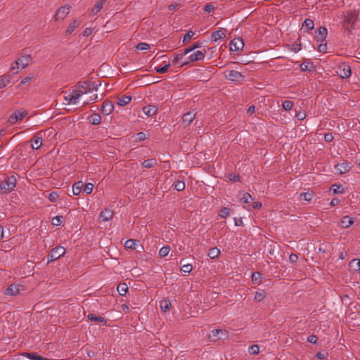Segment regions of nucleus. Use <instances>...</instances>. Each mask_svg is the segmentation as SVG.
Wrapping results in <instances>:
<instances>
[{
    "instance_id": "obj_1",
    "label": "nucleus",
    "mask_w": 360,
    "mask_h": 360,
    "mask_svg": "<svg viewBox=\"0 0 360 360\" xmlns=\"http://www.w3.org/2000/svg\"><path fill=\"white\" fill-rule=\"evenodd\" d=\"M101 85V82L100 80L95 82L87 79L84 82H79L77 86L81 88L83 91H85V94H86L91 91H97L98 86Z\"/></svg>"
},
{
    "instance_id": "obj_2",
    "label": "nucleus",
    "mask_w": 360,
    "mask_h": 360,
    "mask_svg": "<svg viewBox=\"0 0 360 360\" xmlns=\"http://www.w3.org/2000/svg\"><path fill=\"white\" fill-rule=\"evenodd\" d=\"M357 14L353 12H347L344 15V19L342 21V26L348 30L349 33L351 32V29H354L355 27V22L357 20Z\"/></svg>"
},
{
    "instance_id": "obj_3",
    "label": "nucleus",
    "mask_w": 360,
    "mask_h": 360,
    "mask_svg": "<svg viewBox=\"0 0 360 360\" xmlns=\"http://www.w3.org/2000/svg\"><path fill=\"white\" fill-rule=\"evenodd\" d=\"M224 77L231 82L241 83L245 79L243 76L240 72L233 70H226L224 72Z\"/></svg>"
},
{
    "instance_id": "obj_4",
    "label": "nucleus",
    "mask_w": 360,
    "mask_h": 360,
    "mask_svg": "<svg viewBox=\"0 0 360 360\" xmlns=\"http://www.w3.org/2000/svg\"><path fill=\"white\" fill-rule=\"evenodd\" d=\"M16 178L14 176H10L7 177L4 181L0 184L1 190L4 193H8L12 191L15 186H16Z\"/></svg>"
},
{
    "instance_id": "obj_5",
    "label": "nucleus",
    "mask_w": 360,
    "mask_h": 360,
    "mask_svg": "<svg viewBox=\"0 0 360 360\" xmlns=\"http://www.w3.org/2000/svg\"><path fill=\"white\" fill-rule=\"evenodd\" d=\"M336 73L342 79L349 78L352 74L351 68L348 64L342 63L338 66Z\"/></svg>"
},
{
    "instance_id": "obj_6",
    "label": "nucleus",
    "mask_w": 360,
    "mask_h": 360,
    "mask_svg": "<svg viewBox=\"0 0 360 360\" xmlns=\"http://www.w3.org/2000/svg\"><path fill=\"white\" fill-rule=\"evenodd\" d=\"M84 94L85 91H83V90L79 87V89L75 91L72 94L65 96L64 99L68 104H75L82 95Z\"/></svg>"
},
{
    "instance_id": "obj_7",
    "label": "nucleus",
    "mask_w": 360,
    "mask_h": 360,
    "mask_svg": "<svg viewBox=\"0 0 360 360\" xmlns=\"http://www.w3.org/2000/svg\"><path fill=\"white\" fill-rule=\"evenodd\" d=\"M205 58V54L201 51H196L194 53H191L188 57L187 58L188 60L184 61L180 67H184L191 62H195L198 60H202Z\"/></svg>"
},
{
    "instance_id": "obj_8",
    "label": "nucleus",
    "mask_w": 360,
    "mask_h": 360,
    "mask_svg": "<svg viewBox=\"0 0 360 360\" xmlns=\"http://www.w3.org/2000/svg\"><path fill=\"white\" fill-rule=\"evenodd\" d=\"M27 110L15 111L8 117V122L11 124H14L18 120H22L24 117H25L27 116Z\"/></svg>"
},
{
    "instance_id": "obj_9",
    "label": "nucleus",
    "mask_w": 360,
    "mask_h": 360,
    "mask_svg": "<svg viewBox=\"0 0 360 360\" xmlns=\"http://www.w3.org/2000/svg\"><path fill=\"white\" fill-rule=\"evenodd\" d=\"M70 6L65 5L58 9L55 15V20H63L70 13Z\"/></svg>"
},
{
    "instance_id": "obj_10",
    "label": "nucleus",
    "mask_w": 360,
    "mask_h": 360,
    "mask_svg": "<svg viewBox=\"0 0 360 360\" xmlns=\"http://www.w3.org/2000/svg\"><path fill=\"white\" fill-rule=\"evenodd\" d=\"M352 168V165L347 160H343L342 162L338 163L335 166V169L337 173L339 174H343L349 172Z\"/></svg>"
},
{
    "instance_id": "obj_11",
    "label": "nucleus",
    "mask_w": 360,
    "mask_h": 360,
    "mask_svg": "<svg viewBox=\"0 0 360 360\" xmlns=\"http://www.w3.org/2000/svg\"><path fill=\"white\" fill-rule=\"evenodd\" d=\"M42 131L36 133L31 139V146L33 150H38L42 145Z\"/></svg>"
},
{
    "instance_id": "obj_12",
    "label": "nucleus",
    "mask_w": 360,
    "mask_h": 360,
    "mask_svg": "<svg viewBox=\"0 0 360 360\" xmlns=\"http://www.w3.org/2000/svg\"><path fill=\"white\" fill-rule=\"evenodd\" d=\"M66 249H51L48 255V263L53 262L60 257L64 255Z\"/></svg>"
},
{
    "instance_id": "obj_13",
    "label": "nucleus",
    "mask_w": 360,
    "mask_h": 360,
    "mask_svg": "<svg viewBox=\"0 0 360 360\" xmlns=\"http://www.w3.org/2000/svg\"><path fill=\"white\" fill-rule=\"evenodd\" d=\"M31 61L32 58L30 55H24L18 58L15 61V63L16 64L17 68L21 67L22 69H24L31 63Z\"/></svg>"
},
{
    "instance_id": "obj_14",
    "label": "nucleus",
    "mask_w": 360,
    "mask_h": 360,
    "mask_svg": "<svg viewBox=\"0 0 360 360\" xmlns=\"http://www.w3.org/2000/svg\"><path fill=\"white\" fill-rule=\"evenodd\" d=\"M196 113L194 110L188 111L183 115L182 123L185 127L189 126L195 118Z\"/></svg>"
},
{
    "instance_id": "obj_15",
    "label": "nucleus",
    "mask_w": 360,
    "mask_h": 360,
    "mask_svg": "<svg viewBox=\"0 0 360 360\" xmlns=\"http://www.w3.org/2000/svg\"><path fill=\"white\" fill-rule=\"evenodd\" d=\"M210 338H212V340L214 341L220 339H225L227 338V333L221 329H214L212 330Z\"/></svg>"
},
{
    "instance_id": "obj_16",
    "label": "nucleus",
    "mask_w": 360,
    "mask_h": 360,
    "mask_svg": "<svg viewBox=\"0 0 360 360\" xmlns=\"http://www.w3.org/2000/svg\"><path fill=\"white\" fill-rule=\"evenodd\" d=\"M230 49L232 51H238L243 49L244 46V42L242 39H233L230 42Z\"/></svg>"
},
{
    "instance_id": "obj_17",
    "label": "nucleus",
    "mask_w": 360,
    "mask_h": 360,
    "mask_svg": "<svg viewBox=\"0 0 360 360\" xmlns=\"http://www.w3.org/2000/svg\"><path fill=\"white\" fill-rule=\"evenodd\" d=\"M328 34V30L326 27H321L316 32L315 39L317 41L323 42L326 40Z\"/></svg>"
},
{
    "instance_id": "obj_18",
    "label": "nucleus",
    "mask_w": 360,
    "mask_h": 360,
    "mask_svg": "<svg viewBox=\"0 0 360 360\" xmlns=\"http://www.w3.org/2000/svg\"><path fill=\"white\" fill-rule=\"evenodd\" d=\"M114 109V105L110 101H105L101 108V112L105 115H110Z\"/></svg>"
},
{
    "instance_id": "obj_19",
    "label": "nucleus",
    "mask_w": 360,
    "mask_h": 360,
    "mask_svg": "<svg viewBox=\"0 0 360 360\" xmlns=\"http://www.w3.org/2000/svg\"><path fill=\"white\" fill-rule=\"evenodd\" d=\"M106 0H99L96 2L94 6L91 8L90 11V15L94 16L98 14L103 7V5L105 4Z\"/></svg>"
},
{
    "instance_id": "obj_20",
    "label": "nucleus",
    "mask_w": 360,
    "mask_h": 360,
    "mask_svg": "<svg viewBox=\"0 0 360 360\" xmlns=\"http://www.w3.org/2000/svg\"><path fill=\"white\" fill-rule=\"evenodd\" d=\"M87 318L91 321L97 322L102 326H106L107 324V321L103 317L101 316H97L92 313L89 314Z\"/></svg>"
},
{
    "instance_id": "obj_21",
    "label": "nucleus",
    "mask_w": 360,
    "mask_h": 360,
    "mask_svg": "<svg viewBox=\"0 0 360 360\" xmlns=\"http://www.w3.org/2000/svg\"><path fill=\"white\" fill-rule=\"evenodd\" d=\"M113 212L110 209H105L100 213V219L101 221H108L112 219Z\"/></svg>"
},
{
    "instance_id": "obj_22",
    "label": "nucleus",
    "mask_w": 360,
    "mask_h": 360,
    "mask_svg": "<svg viewBox=\"0 0 360 360\" xmlns=\"http://www.w3.org/2000/svg\"><path fill=\"white\" fill-rule=\"evenodd\" d=\"M143 112L148 117H153L156 115L158 109L154 105H146L143 108Z\"/></svg>"
},
{
    "instance_id": "obj_23",
    "label": "nucleus",
    "mask_w": 360,
    "mask_h": 360,
    "mask_svg": "<svg viewBox=\"0 0 360 360\" xmlns=\"http://www.w3.org/2000/svg\"><path fill=\"white\" fill-rule=\"evenodd\" d=\"M353 223L354 221L352 218L349 216H344L340 221V226L342 228L345 229L349 227Z\"/></svg>"
},
{
    "instance_id": "obj_24",
    "label": "nucleus",
    "mask_w": 360,
    "mask_h": 360,
    "mask_svg": "<svg viewBox=\"0 0 360 360\" xmlns=\"http://www.w3.org/2000/svg\"><path fill=\"white\" fill-rule=\"evenodd\" d=\"M20 291V286L16 285L15 284L10 285L8 288L6 290L5 294L7 295H15Z\"/></svg>"
},
{
    "instance_id": "obj_25",
    "label": "nucleus",
    "mask_w": 360,
    "mask_h": 360,
    "mask_svg": "<svg viewBox=\"0 0 360 360\" xmlns=\"http://www.w3.org/2000/svg\"><path fill=\"white\" fill-rule=\"evenodd\" d=\"M314 27V21L310 18H307L302 23V29H306L305 32H309L312 30Z\"/></svg>"
},
{
    "instance_id": "obj_26",
    "label": "nucleus",
    "mask_w": 360,
    "mask_h": 360,
    "mask_svg": "<svg viewBox=\"0 0 360 360\" xmlns=\"http://www.w3.org/2000/svg\"><path fill=\"white\" fill-rule=\"evenodd\" d=\"M88 121L94 125H98L101 123V117L99 114L94 113L87 117Z\"/></svg>"
},
{
    "instance_id": "obj_27",
    "label": "nucleus",
    "mask_w": 360,
    "mask_h": 360,
    "mask_svg": "<svg viewBox=\"0 0 360 360\" xmlns=\"http://www.w3.org/2000/svg\"><path fill=\"white\" fill-rule=\"evenodd\" d=\"M226 37L225 32L223 30H217L212 32L211 35L212 41L216 42L217 40Z\"/></svg>"
},
{
    "instance_id": "obj_28",
    "label": "nucleus",
    "mask_w": 360,
    "mask_h": 360,
    "mask_svg": "<svg viewBox=\"0 0 360 360\" xmlns=\"http://www.w3.org/2000/svg\"><path fill=\"white\" fill-rule=\"evenodd\" d=\"M84 186V184L82 181H79L78 182H76L72 186V193L75 195H78L82 191V188Z\"/></svg>"
},
{
    "instance_id": "obj_29",
    "label": "nucleus",
    "mask_w": 360,
    "mask_h": 360,
    "mask_svg": "<svg viewBox=\"0 0 360 360\" xmlns=\"http://www.w3.org/2000/svg\"><path fill=\"white\" fill-rule=\"evenodd\" d=\"M158 162L155 158H150L142 162L141 165L147 169L151 168L157 165Z\"/></svg>"
},
{
    "instance_id": "obj_30",
    "label": "nucleus",
    "mask_w": 360,
    "mask_h": 360,
    "mask_svg": "<svg viewBox=\"0 0 360 360\" xmlns=\"http://www.w3.org/2000/svg\"><path fill=\"white\" fill-rule=\"evenodd\" d=\"M11 82V75H4L0 77V89L6 87Z\"/></svg>"
},
{
    "instance_id": "obj_31",
    "label": "nucleus",
    "mask_w": 360,
    "mask_h": 360,
    "mask_svg": "<svg viewBox=\"0 0 360 360\" xmlns=\"http://www.w3.org/2000/svg\"><path fill=\"white\" fill-rule=\"evenodd\" d=\"M131 100V96L124 95L118 99L117 104L120 106H124L127 105Z\"/></svg>"
},
{
    "instance_id": "obj_32",
    "label": "nucleus",
    "mask_w": 360,
    "mask_h": 360,
    "mask_svg": "<svg viewBox=\"0 0 360 360\" xmlns=\"http://www.w3.org/2000/svg\"><path fill=\"white\" fill-rule=\"evenodd\" d=\"M81 23V21L79 20H75L72 22H71L69 26L68 27V29L66 30L67 34H70L76 27H79Z\"/></svg>"
},
{
    "instance_id": "obj_33",
    "label": "nucleus",
    "mask_w": 360,
    "mask_h": 360,
    "mask_svg": "<svg viewBox=\"0 0 360 360\" xmlns=\"http://www.w3.org/2000/svg\"><path fill=\"white\" fill-rule=\"evenodd\" d=\"M160 307L162 311H167L170 307H171V302L169 300L163 299L160 301Z\"/></svg>"
},
{
    "instance_id": "obj_34",
    "label": "nucleus",
    "mask_w": 360,
    "mask_h": 360,
    "mask_svg": "<svg viewBox=\"0 0 360 360\" xmlns=\"http://www.w3.org/2000/svg\"><path fill=\"white\" fill-rule=\"evenodd\" d=\"M117 290L121 296H124L127 293L128 287L125 283H120L117 287Z\"/></svg>"
},
{
    "instance_id": "obj_35",
    "label": "nucleus",
    "mask_w": 360,
    "mask_h": 360,
    "mask_svg": "<svg viewBox=\"0 0 360 360\" xmlns=\"http://www.w3.org/2000/svg\"><path fill=\"white\" fill-rule=\"evenodd\" d=\"M314 196V192H306V193H302L300 195V199L304 200L307 202H310Z\"/></svg>"
},
{
    "instance_id": "obj_36",
    "label": "nucleus",
    "mask_w": 360,
    "mask_h": 360,
    "mask_svg": "<svg viewBox=\"0 0 360 360\" xmlns=\"http://www.w3.org/2000/svg\"><path fill=\"white\" fill-rule=\"evenodd\" d=\"M266 297V292L264 290H259L255 295V300L257 302L262 301Z\"/></svg>"
},
{
    "instance_id": "obj_37",
    "label": "nucleus",
    "mask_w": 360,
    "mask_h": 360,
    "mask_svg": "<svg viewBox=\"0 0 360 360\" xmlns=\"http://www.w3.org/2000/svg\"><path fill=\"white\" fill-rule=\"evenodd\" d=\"M231 210L229 207H222L219 210V214L221 218H226L228 217L231 214Z\"/></svg>"
},
{
    "instance_id": "obj_38",
    "label": "nucleus",
    "mask_w": 360,
    "mask_h": 360,
    "mask_svg": "<svg viewBox=\"0 0 360 360\" xmlns=\"http://www.w3.org/2000/svg\"><path fill=\"white\" fill-rule=\"evenodd\" d=\"M330 191L334 194L342 193L344 192V188L342 185L333 184L330 187Z\"/></svg>"
},
{
    "instance_id": "obj_39",
    "label": "nucleus",
    "mask_w": 360,
    "mask_h": 360,
    "mask_svg": "<svg viewBox=\"0 0 360 360\" xmlns=\"http://www.w3.org/2000/svg\"><path fill=\"white\" fill-rule=\"evenodd\" d=\"M252 281L256 284H259L262 281V275L259 272L256 271L252 274Z\"/></svg>"
},
{
    "instance_id": "obj_40",
    "label": "nucleus",
    "mask_w": 360,
    "mask_h": 360,
    "mask_svg": "<svg viewBox=\"0 0 360 360\" xmlns=\"http://www.w3.org/2000/svg\"><path fill=\"white\" fill-rule=\"evenodd\" d=\"M220 249H209V252H207V255L212 258L214 259L220 255Z\"/></svg>"
},
{
    "instance_id": "obj_41",
    "label": "nucleus",
    "mask_w": 360,
    "mask_h": 360,
    "mask_svg": "<svg viewBox=\"0 0 360 360\" xmlns=\"http://www.w3.org/2000/svg\"><path fill=\"white\" fill-rule=\"evenodd\" d=\"M169 67H170V64L168 63L162 67H156V68H155L154 70L157 73L164 74L168 71V69Z\"/></svg>"
},
{
    "instance_id": "obj_42",
    "label": "nucleus",
    "mask_w": 360,
    "mask_h": 360,
    "mask_svg": "<svg viewBox=\"0 0 360 360\" xmlns=\"http://www.w3.org/2000/svg\"><path fill=\"white\" fill-rule=\"evenodd\" d=\"M350 266L355 271L360 270V260L359 259H353L350 262Z\"/></svg>"
},
{
    "instance_id": "obj_43",
    "label": "nucleus",
    "mask_w": 360,
    "mask_h": 360,
    "mask_svg": "<svg viewBox=\"0 0 360 360\" xmlns=\"http://www.w3.org/2000/svg\"><path fill=\"white\" fill-rule=\"evenodd\" d=\"M174 188L178 191H182L185 189V183L183 181H177L174 184Z\"/></svg>"
},
{
    "instance_id": "obj_44",
    "label": "nucleus",
    "mask_w": 360,
    "mask_h": 360,
    "mask_svg": "<svg viewBox=\"0 0 360 360\" xmlns=\"http://www.w3.org/2000/svg\"><path fill=\"white\" fill-rule=\"evenodd\" d=\"M293 106V102L291 101L285 100L282 103V108L286 111H289Z\"/></svg>"
},
{
    "instance_id": "obj_45",
    "label": "nucleus",
    "mask_w": 360,
    "mask_h": 360,
    "mask_svg": "<svg viewBox=\"0 0 360 360\" xmlns=\"http://www.w3.org/2000/svg\"><path fill=\"white\" fill-rule=\"evenodd\" d=\"M248 352L250 354H258L259 352V347L257 345H252L248 347Z\"/></svg>"
},
{
    "instance_id": "obj_46",
    "label": "nucleus",
    "mask_w": 360,
    "mask_h": 360,
    "mask_svg": "<svg viewBox=\"0 0 360 360\" xmlns=\"http://www.w3.org/2000/svg\"><path fill=\"white\" fill-rule=\"evenodd\" d=\"M254 198H252V196L248 193H245L243 196L240 198V200L243 202V203H250V201L253 200Z\"/></svg>"
},
{
    "instance_id": "obj_47",
    "label": "nucleus",
    "mask_w": 360,
    "mask_h": 360,
    "mask_svg": "<svg viewBox=\"0 0 360 360\" xmlns=\"http://www.w3.org/2000/svg\"><path fill=\"white\" fill-rule=\"evenodd\" d=\"M63 219V217L62 216L58 215V216L54 217L52 219L51 223L53 226H59L62 224Z\"/></svg>"
},
{
    "instance_id": "obj_48",
    "label": "nucleus",
    "mask_w": 360,
    "mask_h": 360,
    "mask_svg": "<svg viewBox=\"0 0 360 360\" xmlns=\"http://www.w3.org/2000/svg\"><path fill=\"white\" fill-rule=\"evenodd\" d=\"M136 48L139 51H146L150 49V45L145 42H141L136 45Z\"/></svg>"
},
{
    "instance_id": "obj_49",
    "label": "nucleus",
    "mask_w": 360,
    "mask_h": 360,
    "mask_svg": "<svg viewBox=\"0 0 360 360\" xmlns=\"http://www.w3.org/2000/svg\"><path fill=\"white\" fill-rule=\"evenodd\" d=\"M137 241L136 240L129 239L124 243V248H136L137 245Z\"/></svg>"
},
{
    "instance_id": "obj_50",
    "label": "nucleus",
    "mask_w": 360,
    "mask_h": 360,
    "mask_svg": "<svg viewBox=\"0 0 360 360\" xmlns=\"http://www.w3.org/2000/svg\"><path fill=\"white\" fill-rule=\"evenodd\" d=\"M24 355L30 360H40L41 357L35 353H25Z\"/></svg>"
},
{
    "instance_id": "obj_51",
    "label": "nucleus",
    "mask_w": 360,
    "mask_h": 360,
    "mask_svg": "<svg viewBox=\"0 0 360 360\" xmlns=\"http://www.w3.org/2000/svg\"><path fill=\"white\" fill-rule=\"evenodd\" d=\"M184 56L185 55L183 53H176L172 60V64H176L178 62L182 60Z\"/></svg>"
},
{
    "instance_id": "obj_52",
    "label": "nucleus",
    "mask_w": 360,
    "mask_h": 360,
    "mask_svg": "<svg viewBox=\"0 0 360 360\" xmlns=\"http://www.w3.org/2000/svg\"><path fill=\"white\" fill-rule=\"evenodd\" d=\"M181 271L188 274L193 270V266L190 264H184L181 268Z\"/></svg>"
},
{
    "instance_id": "obj_53",
    "label": "nucleus",
    "mask_w": 360,
    "mask_h": 360,
    "mask_svg": "<svg viewBox=\"0 0 360 360\" xmlns=\"http://www.w3.org/2000/svg\"><path fill=\"white\" fill-rule=\"evenodd\" d=\"M93 188H94V184H91V183H87V184L84 186V191L86 194H90V193H91V192L93 191Z\"/></svg>"
},
{
    "instance_id": "obj_54",
    "label": "nucleus",
    "mask_w": 360,
    "mask_h": 360,
    "mask_svg": "<svg viewBox=\"0 0 360 360\" xmlns=\"http://www.w3.org/2000/svg\"><path fill=\"white\" fill-rule=\"evenodd\" d=\"M194 36V32L193 31H188L184 37L183 42L186 43L188 41H190L193 37Z\"/></svg>"
},
{
    "instance_id": "obj_55",
    "label": "nucleus",
    "mask_w": 360,
    "mask_h": 360,
    "mask_svg": "<svg viewBox=\"0 0 360 360\" xmlns=\"http://www.w3.org/2000/svg\"><path fill=\"white\" fill-rule=\"evenodd\" d=\"M228 178L231 181H239L240 177L238 174L231 173L229 174Z\"/></svg>"
},
{
    "instance_id": "obj_56",
    "label": "nucleus",
    "mask_w": 360,
    "mask_h": 360,
    "mask_svg": "<svg viewBox=\"0 0 360 360\" xmlns=\"http://www.w3.org/2000/svg\"><path fill=\"white\" fill-rule=\"evenodd\" d=\"M214 10V7L211 3L205 4L203 8V11L206 13H211Z\"/></svg>"
},
{
    "instance_id": "obj_57",
    "label": "nucleus",
    "mask_w": 360,
    "mask_h": 360,
    "mask_svg": "<svg viewBox=\"0 0 360 360\" xmlns=\"http://www.w3.org/2000/svg\"><path fill=\"white\" fill-rule=\"evenodd\" d=\"M58 197L59 195L56 192H51V193L49 194V200L53 202H56Z\"/></svg>"
},
{
    "instance_id": "obj_58",
    "label": "nucleus",
    "mask_w": 360,
    "mask_h": 360,
    "mask_svg": "<svg viewBox=\"0 0 360 360\" xmlns=\"http://www.w3.org/2000/svg\"><path fill=\"white\" fill-rule=\"evenodd\" d=\"M306 113L302 111H299L296 113L295 117L298 120H303L306 117Z\"/></svg>"
},
{
    "instance_id": "obj_59",
    "label": "nucleus",
    "mask_w": 360,
    "mask_h": 360,
    "mask_svg": "<svg viewBox=\"0 0 360 360\" xmlns=\"http://www.w3.org/2000/svg\"><path fill=\"white\" fill-rule=\"evenodd\" d=\"M307 341L312 344H316L317 342V338L314 335H310L307 338Z\"/></svg>"
},
{
    "instance_id": "obj_60",
    "label": "nucleus",
    "mask_w": 360,
    "mask_h": 360,
    "mask_svg": "<svg viewBox=\"0 0 360 360\" xmlns=\"http://www.w3.org/2000/svg\"><path fill=\"white\" fill-rule=\"evenodd\" d=\"M32 79H33L32 75H28V76L25 77V78H23V79H22V81L20 82V84L29 83L32 80Z\"/></svg>"
},
{
    "instance_id": "obj_61",
    "label": "nucleus",
    "mask_w": 360,
    "mask_h": 360,
    "mask_svg": "<svg viewBox=\"0 0 360 360\" xmlns=\"http://www.w3.org/2000/svg\"><path fill=\"white\" fill-rule=\"evenodd\" d=\"M333 140V136L330 133L326 134L324 135V141L326 142H331Z\"/></svg>"
},
{
    "instance_id": "obj_62",
    "label": "nucleus",
    "mask_w": 360,
    "mask_h": 360,
    "mask_svg": "<svg viewBox=\"0 0 360 360\" xmlns=\"http://www.w3.org/2000/svg\"><path fill=\"white\" fill-rule=\"evenodd\" d=\"M136 139L139 141H143L146 139V135L143 132H139L136 134Z\"/></svg>"
},
{
    "instance_id": "obj_63",
    "label": "nucleus",
    "mask_w": 360,
    "mask_h": 360,
    "mask_svg": "<svg viewBox=\"0 0 360 360\" xmlns=\"http://www.w3.org/2000/svg\"><path fill=\"white\" fill-rule=\"evenodd\" d=\"M169 250L170 249H160L159 255L163 257H166L167 255H168Z\"/></svg>"
},
{
    "instance_id": "obj_64",
    "label": "nucleus",
    "mask_w": 360,
    "mask_h": 360,
    "mask_svg": "<svg viewBox=\"0 0 360 360\" xmlns=\"http://www.w3.org/2000/svg\"><path fill=\"white\" fill-rule=\"evenodd\" d=\"M326 50H327V46H326V44H321L318 46V51H319V52L325 53V52H326Z\"/></svg>"
}]
</instances>
